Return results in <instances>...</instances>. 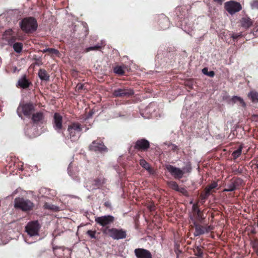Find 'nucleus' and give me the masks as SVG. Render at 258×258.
I'll return each mask as SVG.
<instances>
[{"instance_id":"f257e3e1","label":"nucleus","mask_w":258,"mask_h":258,"mask_svg":"<svg viewBox=\"0 0 258 258\" xmlns=\"http://www.w3.org/2000/svg\"><path fill=\"white\" fill-rule=\"evenodd\" d=\"M82 130V126L79 123L73 122L69 125L66 140H70L72 142L78 141L81 136Z\"/></svg>"},{"instance_id":"f03ea898","label":"nucleus","mask_w":258,"mask_h":258,"mask_svg":"<svg viewBox=\"0 0 258 258\" xmlns=\"http://www.w3.org/2000/svg\"><path fill=\"white\" fill-rule=\"evenodd\" d=\"M34 111L35 105L33 103H20L17 108V113L18 116L22 119V115L30 118Z\"/></svg>"},{"instance_id":"7ed1b4c3","label":"nucleus","mask_w":258,"mask_h":258,"mask_svg":"<svg viewBox=\"0 0 258 258\" xmlns=\"http://www.w3.org/2000/svg\"><path fill=\"white\" fill-rule=\"evenodd\" d=\"M22 30L27 33L35 31L37 28L36 20L32 17L24 19L20 23Z\"/></svg>"},{"instance_id":"20e7f679","label":"nucleus","mask_w":258,"mask_h":258,"mask_svg":"<svg viewBox=\"0 0 258 258\" xmlns=\"http://www.w3.org/2000/svg\"><path fill=\"white\" fill-rule=\"evenodd\" d=\"M14 207L23 211H28L32 210L34 204L28 199L17 198L14 201Z\"/></svg>"},{"instance_id":"39448f33","label":"nucleus","mask_w":258,"mask_h":258,"mask_svg":"<svg viewBox=\"0 0 258 258\" xmlns=\"http://www.w3.org/2000/svg\"><path fill=\"white\" fill-rule=\"evenodd\" d=\"M40 226L37 221L29 222L26 226V231L30 236L38 235Z\"/></svg>"},{"instance_id":"423d86ee","label":"nucleus","mask_w":258,"mask_h":258,"mask_svg":"<svg viewBox=\"0 0 258 258\" xmlns=\"http://www.w3.org/2000/svg\"><path fill=\"white\" fill-rule=\"evenodd\" d=\"M225 8L230 14L232 15L240 11L242 8L239 3L230 1L225 4Z\"/></svg>"},{"instance_id":"0eeeda50","label":"nucleus","mask_w":258,"mask_h":258,"mask_svg":"<svg viewBox=\"0 0 258 258\" xmlns=\"http://www.w3.org/2000/svg\"><path fill=\"white\" fill-rule=\"evenodd\" d=\"M108 233L109 236L114 239H123L126 236V231L123 229H109L108 230Z\"/></svg>"},{"instance_id":"6e6552de","label":"nucleus","mask_w":258,"mask_h":258,"mask_svg":"<svg viewBox=\"0 0 258 258\" xmlns=\"http://www.w3.org/2000/svg\"><path fill=\"white\" fill-rule=\"evenodd\" d=\"M243 183V181L240 178L234 179L226 185V188L223 191H232L238 188Z\"/></svg>"},{"instance_id":"1a4fd4ad","label":"nucleus","mask_w":258,"mask_h":258,"mask_svg":"<svg viewBox=\"0 0 258 258\" xmlns=\"http://www.w3.org/2000/svg\"><path fill=\"white\" fill-rule=\"evenodd\" d=\"M22 40L23 37L21 36H13L10 40H8V44L13 47L14 51L17 53H20L23 48V44L21 42H15L16 40Z\"/></svg>"},{"instance_id":"9d476101","label":"nucleus","mask_w":258,"mask_h":258,"mask_svg":"<svg viewBox=\"0 0 258 258\" xmlns=\"http://www.w3.org/2000/svg\"><path fill=\"white\" fill-rule=\"evenodd\" d=\"M95 222L102 226H105L112 223L114 221V217L110 215L96 217Z\"/></svg>"},{"instance_id":"9b49d317","label":"nucleus","mask_w":258,"mask_h":258,"mask_svg":"<svg viewBox=\"0 0 258 258\" xmlns=\"http://www.w3.org/2000/svg\"><path fill=\"white\" fill-rule=\"evenodd\" d=\"M195 224V231L194 232V235L198 236L202 234H204L206 233H208L212 230H213V227L211 226H203L196 223Z\"/></svg>"},{"instance_id":"f8f14e48","label":"nucleus","mask_w":258,"mask_h":258,"mask_svg":"<svg viewBox=\"0 0 258 258\" xmlns=\"http://www.w3.org/2000/svg\"><path fill=\"white\" fill-rule=\"evenodd\" d=\"M31 118L34 124L42 123L45 118L44 113L41 110L34 112L31 114Z\"/></svg>"},{"instance_id":"ddd939ff","label":"nucleus","mask_w":258,"mask_h":258,"mask_svg":"<svg viewBox=\"0 0 258 258\" xmlns=\"http://www.w3.org/2000/svg\"><path fill=\"white\" fill-rule=\"evenodd\" d=\"M168 171L176 178H181L184 174L182 169L175 167L172 165H168L166 166Z\"/></svg>"},{"instance_id":"4468645a","label":"nucleus","mask_w":258,"mask_h":258,"mask_svg":"<svg viewBox=\"0 0 258 258\" xmlns=\"http://www.w3.org/2000/svg\"><path fill=\"white\" fill-rule=\"evenodd\" d=\"M62 117L58 113L54 114L53 126V128L58 132L60 133L62 128Z\"/></svg>"},{"instance_id":"2eb2a0df","label":"nucleus","mask_w":258,"mask_h":258,"mask_svg":"<svg viewBox=\"0 0 258 258\" xmlns=\"http://www.w3.org/2000/svg\"><path fill=\"white\" fill-rule=\"evenodd\" d=\"M134 94L133 90L125 88H119L114 90L113 95L115 97H125L129 96Z\"/></svg>"},{"instance_id":"dca6fc26","label":"nucleus","mask_w":258,"mask_h":258,"mask_svg":"<svg viewBox=\"0 0 258 258\" xmlns=\"http://www.w3.org/2000/svg\"><path fill=\"white\" fill-rule=\"evenodd\" d=\"M90 150L95 152H102L106 151L107 148L103 145L102 142L94 141L89 147Z\"/></svg>"},{"instance_id":"f3484780","label":"nucleus","mask_w":258,"mask_h":258,"mask_svg":"<svg viewBox=\"0 0 258 258\" xmlns=\"http://www.w3.org/2000/svg\"><path fill=\"white\" fill-rule=\"evenodd\" d=\"M135 253L138 258H152L151 252L145 249L137 248L135 250Z\"/></svg>"},{"instance_id":"a211bd4d","label":"nucleus","mask_w":258,"mask_h":258,"mask_svg":"<svg viewBox=\"0 0 258 258\" xmlns=\"http://www.w3.org/2000/svg\"><path fill=\"white\" fill-rule=\"evenodd\" d=\"M149 142L145 139H142L137 141L135 148L140 150H146L149 148Z\"/></svg>"},{"instance_id":"6ab92c4d","label":"nucleus","mask_w":258,"mask_h":258,"mask_svg":"<svg viewBox=\"0 0 258 258\" xmlns=\"http://www.w3.org/2000/svg\"><path fill=\"white\" fill-rule=\"evenodd\" d=\"M217 185V183L214 182L212 183L210 185L207 186L205 189V194H202L201 195L202 199L205 200L208 197H209L211 194L212 190L216 188Z\"/></svg>"},{"instance_id":"aec40b11","label":"nucleus","mask_w":258,"mask_h":258,"mask_svg":"<svg viewBox=\"0 0 258 258\" xmlns=\"http://www.w3.org/2000/svg\"><path fill=\"white\" fill-rule=\"evenodd\" d=\"M18 85L22 88H26L29 86L30 82L26 79V76H23L18 82Z\"/></svg>"},{"instance_id":"412c9836","label":"nucleus","mask_w":258,"mask_h":258,"mask_svg":"<svg viewBox=\"0 0 258 258\" xmlns=\"http://www.w3.org/2000/svg\"><path fill=\"white\" fill-rule=\"evenodd\" d=\"M252 24L251 19L248 17L242 18L241 20V25L244 28H248Z\"/></svg>"},{"instance_id":"4be33fe9","label":"nucleus","mask_w":258,"mask_h":258,"mask_svg":"<svg viewBox=\"0 0 258 258\" xmlns=\"http://www.w3.org/2000/svg\"><path fill=\"white\" fill-rule=\"evenodd\" d=\"M248 97L252 102H258V92L251 91L248 93Z\"/></svg>"},{"instance_id":"5701e85b","label":"nucleus","mask_w":258,"mask_h":258,"mask_svg":"<svg viewBox=\"0 0 258 258\" xmlns=\"http://www.w3.org/2000/svg\"><path fill=\"white\" fill-rule=\"evenodd\" d=\"M40 79L42 80L48 81L49 79V76L44 70H40L38 73Z\"/></svg>"},{"instance_id":"b1692460","label":"nucleus","mask_w":258,"mask_h":258,"mask_svg":"<svg viewBox=\"0 0 258 258\" xmlns=\"http://www.w3.org/2000/svg\"><path fill=\"white\" fill-rule=\"evenodd\" d=\"M13 30L11 29H8L5 31V33L3 35V37H4V38L5 39H6V40H7V41L8 42V40H10L11 38H12V37L14 36H13Z\"/></svg>"},{"instance_id":"393cba45","label":"nucleus","mask_w":258,"mask_h":258,"mask_svg":"<svg viewBox=\"0 0 258 258\" xmlns=\"http://www.w3.org/2000/svg\"><path fill=\"white\" fill-rule=\"evenodd\" d=\"M140 165L145 169H146L147 170L149 171V172H151L152 169L149 164L148 163H147L145 160L141 159L140 161Z\"/></svg>"},{"instance_id":"a878e982","label":"nucleus","mask_w":258,"mask_h":258,"mask_svg":"<svg viewBox=\"0 0 258 258\" xmlns=\"http://www.w3.org/2000/svg\"><path fill=\"white\" fill-rule=\"evenodd\" d=\"M192 210L194 212V214L196 215L198 219L201 220L202 219L201 213L200 210L198 208V207L196 205H195V204L193 205Z\"/></svg>"},{"instance_id":"bb28decb","label":"nucleus","mask_w":258,"mask_h":258,"mask_svg":"<svg viewBox=\"0 0 258 258\" xmlns=\"http://www.w3.org/2000/svg\"><path fill=\"white\" fill-rule=\"evenodd\" d=\"M168 185L170 188L176 191H177L179 187L178 184L175 181H169L168 182Z\"/></svg>"},{"instance_id":"cd10ccee","label":"nucleus","mask_w":258,"mask_h":258,"mask_svg":"<svg viewBox=\"0 0 258 258\" xmlns=\"http://www.w3.org/2000/svg\"><path fill=\"white\" fill-rule=\"evenodd\" d=\"M242 146H240L237 150L234 151L232 153V156L234 158H235V159L237 158L241 155V152H242Z\"/></svg>"},{"instance_id":"c85d7f7f","label":"nucleus","mask_w":258,"mask_h":258,"mask_svg":"<svg viewBox=\"0 0 258 258\" xmlns=\"http://www.w3.org/2000/svg\"><path fill=\"white\" fill-rule=\"evenodd\" d=\"M191 166L189 162H187L185 166L182 168V171L185 173H189L191 171Z\"/></svg>"},{"instance_id":"c756f323","label":"nucleus","mask_w":258,"mask_h":258,"mask_svg":"<svg viewBox=\"0 0 258 258\" xmlns=\"http://www.w3.org/2000/svg\"><path fill=\"white\" fill-rule=\"evenodd\" d=\"M114 72L116 74L121 75L123 74L124 71L122 67L117 66L114 68Z\"/></svg>"},{"instance_id":"7c9ffc66","label":"nucleus","mask_w":258,"mask_h":258,"mask_svg":"<svg viewBox=\"0 0 258 258\" xmlns=\"http://www.w3.org/2000/svg\"><path fill=\"white\" fill-rule=\"evenodd\" d=\"M44 207L46 209H50L54 211H57L59 210V208L58 207L53 205H49L47 204H45Z\"/></svg>"},{"instance_id":"2f4dec72","label":"nucleus","mask_w":258,"mask_h":258,"mask_svg":"<svg viewBox=\"0 0 258 258\" xmlns=\"http://www.w3.org/2000/svg\"><path fill=\"white\" fill-rule=\"evenodd\" d=\"M202 72L204 74L207 75L211 77H214V76L215 75V73L213 71L208 72V69L206 68H205L202 70Z\"/></svg>"},{"instance_id":"473e14b6","label":"nucleus","mask_w":258,"mask_h":258,"mask_svg":"<svg viewBox=\"0 0 258 258\" xmlns=\"http://www.w3.org/2000/svg\"><path fill=\"white\" fill-rule=\"evenodd\" d=\"M232 100L234 102H236L237 101H239L240 102V103H241L243 106L245 105V104L243 100L239 97L234 96L232 97Z\"/></svg>"},{"instance_id":"72a5a7b5","label":"nucleus","mask_w":258,"mask_h":258,"mask_svg":"<svg viewBox=\"0 0 258 258\" xmlns=\"http://www.w3.org/2000/svg\"><path fill=\"white\" fill-rule=\"evenodd\" d=\"M101 47V46L99 44L95 45L93 46L89 47L85 49L86 52L91 50H96L99 49Z\"/></svg>"},{"instance_id":"f704fd0d","label":"nucleus","mask_w":258,"mask_h":258,"mask_svg":"<svg viewBox=\"0 0 258 258\" xmlns=\"http://www.w3.org/2000/svg\"><path fill=\"white\" fill-rule=\"evenodd\" d=\"M251 7L252 9H258V1L254 0L251 3Z\"/></svg>"},{"instance_id":"c9c22d12","label":"nucleus","mask_w":258,"mask_h":258,"mask_svg":"<svg viewBox=\"0 0 258 258\" xmlns=\"http://www.w3.org/2000/svg\"><path fill=\"white\" fill-rule=\"evenodd\" d=\"M48 52L49 53L54 54L56 55H58L59 54L58 50L54 48H49Z\"/></svg>"},{"instance_id":"e433bc0d","label":"nucleus","mask_w":258,"mask_h":258,"mask_svg":"<svg viewBox=\"0 0 258 258\" xmlns=\"http://www.w3.org/2000/svg\"><path fill=\"white\" fill-rule=\"evenodd\" d=\"M87 234L92 238H95V231L88 230L87 232Z\"/></svg>"},{"instance_id":"4c0bfd02","label":"nucleus","mask_w":258,"mask_h":258,"mask_svg":"<svg viewBox=\"0 0 258 258\" xmlns=\"http://www.w3.org/2000/svg\"><path fill=\"white\" fill-rule=\"evenodd\" d=\"M177 191H179V192L182 193V194H183L185 196L188 195L187 190L183 187H179V189H178V190H177Z\"/></svg>"},{"instance_id":"58836bf2","label":"nucleus","mask_w":258,"mask_h":258,"mask_svg":"<svg viewBox=\"0 0 258 258\" xmlns=\"http://www.w3.org/2000/svg\"><path fill=\"white\" fill-rule=\"evenodd\" d=\"M84 89V85L82 84H78L76 87V90L80 91Z\"/></svg>"},{"instance_id":"ea45409f","label":"nucleus","mask_w":258,"mask_h":258,"mask_svg":"<svg viewBox=\"0 0 258 258\" xmlns=\"http://www.w3.org/2000/svg\"><path fill=\"white\" fill-rule=\"evenodd\" d=\"M169 147L170 148L171 150L174 151H175L178 149V147L175 144H171L170 145H169Z\"/></svg>"},{"instance_id":"a19ab883","label":"nucleus","mask_w":258,"mask_h":258,"mask_svg":"<svg viewBox=\"0 0 258 258\" xmlns=\"http://www.w3.org/2000/svg\"><path fill=\"white\" fill-rule=\"evenodd\" d=\"M198 252L196 254L198 256H201L203 254V252L201 251V248L198 247L197 248Z\"/></svg>"},{"instance_id":"79ce46f5","label":"nucleus","mask_w":258,"mask_h":258,"mask_svg":"<svg viewBox=\"0 0 258 258\" xmlns=\"http://www.w3.org/2000/svg\"><path fill=\"white\" fill-rule=\"evenodd\" d=\"M240 35H241L240 34H233L231 37L233 38V39H234L237 38Z\"/></svg>"},{"instance_id":"37998d69","label":"nucleus","mask_w":258,"mask_h":258,"mask_svg":"<svg viewBox=\"0 0 258 258\" xmlns=\"http://www.w3.org/2000/svg\"><path fill=\"white\" fill-rule=\"evenodd\" d=\"M214 1L216 2L219 3L220 4H221L224 1V0H214Z\"/></svg>"},{"instance_id":"c03bdc74","label":"nucleus","mask_w":258,"mask_h":258,"mask_svg":"<svg viewBox=\"0 0 258 258\" xmlns=\"http://www.w3.org/2000/svg\"><path fill=\"white\" fill-rule=\"evenodd\" d=\"M69 174L70 176H71L73 178H74V176L73 174H72L71 172V171H70V170L69 169V171H68Z\"/></svg>"},{"instance_id":"a18cd8bd","label":"nucleus","mask_w":258,"mask_h":258,"mask_svg":"<svg viewBox=\"0 0 258 258\" xmlns=\"http://www.w3.org/2000/svg\"><path fill=\"white\" fill-rule=\"evenodd\" d=\"M49 49V48H46V49H44L42 50V52L43 53L44 52H48V50Z\"/></svg>"},{"instance_id":"49530a36","label":"nucleus","mask_w":258,"mask_h":258,"mask_svg":"<svg viewBox=\"0 0 258 258\" xmlns=\"http://www.w3.org/2000/svg\"><path fill=\"white\" fill-rule=\"evenodd\" d=\"M150 210L151 211L153 210H154V207H153L151 206V207H150Z\"/></svg>"}]
</instances>
